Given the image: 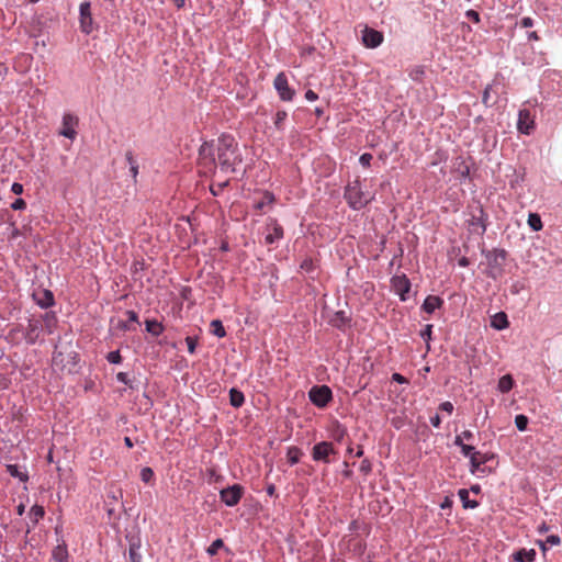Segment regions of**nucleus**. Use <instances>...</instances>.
Instances as JSON below:
<instances>
[{"mask_svg":"<svg viewBox=\"0 0 562 562\" xmlns=\"http://www.w3.org/2000/svg\"><path fill=\"white\" fill-rule=\"evenodd\" d=\"M124 443L127 448H133L134 443L130 437L124 438Z\"/></svg>","mask_w":562,"mask_h":562,"instance_id":"obj_63","label":"nucleus"},{"mask_svg":"<svg viewBox=\"0 0 562 562\" xmlns=\"http://www.w3.org/2000/svg\"><path fill=\"white\" fill-rule=\"evenodd\" d=\"M25 512V506L23 504H20L18 507H16V513L18 515L22 516Z\"/></svg>","mask_w":562,"mask_h":562,"instance_id":"obj_62","label":"nucleus"},{"mask_svg":"<svg viewBox=\"0 0 562 562\" xmlns=\"http://www.w3.org/2000/svg\"><path fill=\"white\" fill-rule=\"evenodd\" d=\"M211 333L218 338H223L226 336V330L220 319H213L211 322Z\"/></svg>","mask_w":562,"mask_h":562,"instance_id":"obj_28","label":"nucleus"},{"mask_svg":"<svg viewBox=\"0 0 562 562\" xmlns=\"http://www.w3.org/2000/svg\"><path fill=\"white\" fill-rule=\"evenodd\" d=\"M45 515L44 507L41 505H34L31 507L29 516L34 524L38 522Z\"/></svg>","mask_w":562,"mask_h":562,"instance_id":"obj_29","label":"nucleus"},{"mask_svg":"<svg viewBox=\"0 0 562 562\" xmlns=\"http://www.w3.org/2000/svg\"><path fill=\"white\" fill-rule=\"evenodd\" d=\"M126 316L128 322L131 323H138V316L134 311H126Z\"/></svg>","mask_w":562,"mask_h":562,"instance_id":"obj_50","label":"nucleus"},{"mask_svg":"<svg viewBox=\"0 0 562 562\" xmlns=\"http://www.w3.org/2000/svg\"><path fill=\"white\" fill-rule=\"evenodd\" d=\"M454 445H456V446H458V447H460V448H461V446H462V445H465V443L463 442V438L461 437V435H458V436L456 437V439H454Z\"/></svg>","mask_w":562,"mask_h":562,"instance_id":"obj_60","label":"nucleus"},{"mask_svg":"<svg viewBox=\"0 0 562 562\" xmlns=\"http://www.w3.org/2000/svg\"><path fill=\"white\" fill-rule=\"evenodd\" d=\"M528 225L532 231L538 232L542 228V222L537 213H530L528 216Z\"/></svg>","mask_w":562,"mask_h":562,"instance_id":"obj_31","label":"nucleus"},{"mask_svg":"<svg viewBox=\"0 0 562 562\" xmlns=\"http://www.w3.org/2000/svg\"><path fill=\"white\" fill-rule=\"evenodd\" d=\"M535 127V119L529 110L522 109L518 113L517 128L520 133L529 135Z\"/></svg>","mask_w":562,"mask_h":562,"instance_id":"obj_12","label":"nucleus"},{"mask_svg":"<svg viewBox=\"0 0 562 562\" xmlns=\"http://www.w3.org/2000/svg\"><path fill=\"white\" fill-rule=\"evenodd\" d=\"M465 15H467V18L472 20L474 23H479L480 22V14L475 10H472V9L468 10L465 12Z\"/></svg>","mask_w":562,"mask_h":562,"instance_id":"obj_44","label":"nucleus"},{"mask_svg":"<svg viewBox=\"0 0 562 562\" xmlns=\"http://www.w3.org/2000/svg\"><path fill=\"white\" fill-rule=\"evenodd\" d=\"M223 547H224V542H223V540H222V539H216V540H214V541L211 543V546L207 548L206 552H207L211 557H213V555H215V554L217 553V551H218L220 549H222Z\"/></svg>","mask_w":562,"mask_h":562,"instance_id":"obj_32","label":"nucleus"},{"mask_svg":"<svg viewBox=\"0 0 562 562\" xmlns=\"http://www.w3.org/2000/svg\"><path fill=\"white\" fill-rule=\"evenodd\" d=\"M360 470H361L362 472H364V473L370 472V470H371V464H370V462H369V461H367V460L362 461L361 467H360Z\"/></svg>","mask_w":562,"mask_h":562,"instance_id":"obj_55","label":"nucleus"},{"mask_svg":"<svg viewBox=\"0 0 562 562\" xmlns=\"http://www.w3.org/2000/svg\"><path fill=\"white\" fill-rule=\"evenodd\" d=\"M507 252L504 249H495L491 255V263L497 267L503 266Z\"/></svg>","mask_w":562,"mask_h":562,"instance_id":"obj_26","label":"nucleus"},{"mask_svg":"<svg viewBox=\"0 0 562 562\" xmlns=\"http://www.w3.org/2000/svg\"><path fill=\"white\" fill-rule=\"evenodd\" d=\"M459 497L462 502V505L464 508H475L479 506V503L476 501H471L469 498V491L465 488L459 490Z\"/></svg>","mask_w":562,"mask_h":562,"instance_id":"obj_25","label":"nucleus"},{"mask_svg":"<svg viewBox=\"0 0 562 562\" xmlns=\"http://www.w3.org/2000/svg\"><path fill=\"white\" fill-rule=\"evenodd\" d=\"M266 228L268 232L265 237L266 244L272 245L283 238V228L276 218H269Z\"/></svg>","mask_w":562,"mask_h":562,"instance_id":"obj_11","label":"nucleus"},{"mask_svg":"<svg viewBox=\"0 0 562 562\" xmlns=\"http://www.w3.org/2000/svg\"><path fill=\"white\" fill-rule=\"evenodd\" d=\"M7 472L11 476L19 479L21 482H26L29 480V475L25 472L21 471L18 464H8Z\"/></svg>","mask_w":562,"mask_h":562,"instance_id":"obj_21","label":"nucleus"},{"mask_svg":"<svg viewBox=\"0 0 562 562\" xmlns=\"http://www.w3.org/2000/svg\"><path fill=\"white\" fill-rule=\"evenodd\" d=\"M509 325L507 315L504 312L495 314L492 318L491 326L497 330L507 328Z\"/></svg>","mask_w":562,"mask_h":562,"instance_id":"obj_18","label":"nucleus"},{"mask_svg":"<svg viewBox=\"0 0 562 562\" xmlns=\"http://www.w3.org/2000/svg\"><path fill=\"white\" fill-rule=\"evenodd\" d=\"M383 33L372 27L366 26L362 30L361 41L367 48H376L383 43Z\"/></svg>","mask_w":562,"mask_h":562,"instance_id":"obj_7","label":"nucleus"},{"mask_svg":"<svg viewBox=\"0 0 562 562\" xmlns=\"http://www.w3.org/2000/svg\"><path fill=\"white\" fill-rule=\"evenodd\" d=\"M310 401L317 407H326L333 400V393L327 385H315L308 392Z\"/></svg>","mask_w":562,"mask_h":562,"instance_id":"obj_3","label":"nucleus"},{"mask_svg":"<svg viewBox=\"0 0 562 562\" xmlns=\"http://www.w3.org/2000/svg\"><path fill=\"white\" fill-rule=\"evenodd\" d=\"M116 379H117V381H120V382H122V383H124V384H126V385L132 386V385H131V380L128 379V374H127V373H125V372H119V373L116 374Z\"/></svg>","mask_w":562,"mask_h":562,"instance_id":"obj_46","label":"nucleus"},{"mask_svg":"<svg viewBox=\"0 0 562 562\" xmlns=\"http://www.w3.org/2000/svg\"><path fill=\"white\" fill-rule=\"evenodd\" d=\"M240 162L238 145L228 134L221 135L217 140L204 142L199 149L198 165L204 175L215 173L217 167L223 172H234Z\"/></svg>","mask_w":562,"mask_h":562,"instance_id":"obj_1","label":"nucleus"},{"mask_svg":"<svg viewBox=\"0 0 562 562\" xmlns=\"http://www.w3.org/2000/svg\"><path fill=\"white\" fill-rule=\"evenodd\" d=\"M154 471L149 467H145L140 471V479L145 483H149L154 479Z\"/></svg>","mask_w":562,"mask_h":562,"instance_id":"obj_34","label":"nucleus"},{"mask_svg":"<svg viewBox=\"0 0 562 562\" xmlns=\"http://www.w3.org/2000/svg\"><path fill=\"white\" fill-rule=\"evenodd\" d=\"M33 299L42 308H47L54 305V295L49 290H38L33 293Z\"/></svg>","mask_w":562,"mask_h":562,"instance_id":"obj_13","label":"nucleus"},{"mask_svg":"<svg viewBox=\"0 0 562 562\" xmlns=\"http://www.w3.org/2000/svg\"><path fill=\"white\" fill-rule=\"evenodd\" d=\"M186 344L188 347V351L193 355L195 352L198 346V339L195 337L188 336L186 338Z\"/></svg>","mask_w":562,"mask_h":562,"instance_id":"obj_38","label":"nucleus"},{"mask_svg":"<svg viewBox=\"0 0 562 562\" xmlns=\"http://www.w3.org/2000/svg\"><path fill=\"white\" fill-rule=\"evenodd\" d=\"M430 424L435 427V428H439L440 427V424H441V418L438 414H436L435 416H432L430 418Z\"/></svg>","mask_w":562,"mask_h":562,"instance_id":"obj_52","label":"nucleus"},{"mask_svg":"<svg viewBox=\"0 0 562 562\" xmlns=\"http://www.w3.org/2000/svg\"><path fill=\"white\" fill-rule=\"evenodd\" d=\"M392 380L401 384L408 383V380L400 373H393Z\"/></svg>","mask_w":562,"mask_h":562,"instance_id":"obj_49","label":"nucleus"},{"mask_svg":"<svg viewBox=\"0 0 562 562\" xmlns=\"http://www.w3.org/2000/svg\"><path fill=\"white\" fill-rule=\"evenodd\" d=\"M128 554L131 562H142V555L138 553V547L131 546Z\"/></svg>","mask_w":562,"mask_h":562,"instance_id":"obj_36","label":"nucleus"},{"mask_svg":"<svg viewBox=\"0 0 562 562\" xmlns=\"http://www.w3.org/2000/svg\"><path fill=\"white\" fill-rule=\"evenodd\" d=\"M515 424L518 430L524 431L527 429L528 417L520 414L515 417Z\"/></svg>","mask_w":562,"mask_h":562,"instance_id":"obj_33","label":"nucleus"},{"mask_svg":"<svg viewBox=\"0 0 562 562\" xmlns=\"http://www.w3.org/2000/svg\"><path fill=\"white\" fill-rule=\"evenodd\" d=\"M244 494V488L239 484H234L220 492L221 501L229 507L237 505Z\"/></svg>","mask_w":562,"mask_h":562,"instance_id":"obj_5","label":"nucleus"},{"mask_svg":"<svg viewBox=\"0 0 562 562\" xmlns=\"http://www.w3.org/2000/svg\"><path fill=\"white\" fill-rule=\"evenodd\" d=\"M11 209L14 211L24 210L26 209V202L23 199L19 198L11 204Z\"/></svg>","mask_w":562,"mask_h":562,"instance_id":"obj_41","label":"nucleus"},{"mask_svg":"<svg viewBox=\"0 0 562 562\" xmlns=\"http://www.w3.org/2000/svg\"><path fill=\"white\" fill-rule=\"evenodd\" d=\"M305 99H306L307 101H311V102H312V101L317 100V99H318V95H317L313 90H307V91L305 92Z\"/></svg>","mask_w":562,"mask_h":562,"instance_id":"obj_51","label":"nucleus"},{"mask_svg":"<svg viewBox=\"0 0 562 562\" xmlns=\"http://www.w3.org/2000/svg\"><path fill=\"white\" fill-rule=\"evenodd\" d=\"M451 506H452V499L450 497H446L445 501L440 505V507L442 509L450 508Z\"/></svg>","mask_w":562,"mask_h":562,"instance_id":"obj_56","label":"nucleus"},{"mask_svg":"<svg viewBox=\"0 0 562 562\" xmlns=\"http://www.w3.org/2000/svg\"><path fill=\"white\" fill-rule=\"evenodd\" d=\"M301 456H302V451L300 448H297L295 446L288 448L286 458H288V461L290 462V464H292V465L296 464L300 461Z\"/></svg>","mask_w":562,"mask_h":562,"instance_id":"obj_27","label":"nucleus"},{"mask_svg":"<svg viewBox=\"0 0 562 562\" xmlns=\"http://www.w3.org/2000/svg\"><path fill=\"white\" fill-rule=\"evenodd\" d=\"M490 87H486L483 93V102L486 104L488 100Z\"/></svg>","mask_w":562,"mask_h":562,"instance_id":"obj_64","label":"nucleus"},{"mask_svg":"<svg viewBox=\"0 0 562 562\" xmlns=\"http://www.w3.org/2000/svg\"><path fill=\"white\" fill-rule=\"evenodd\" d=\"M520 25L525 29L531 27L533 25V20L529 16H525L521 19Z\"/></svg>","mask_w":562,"mask_h":562,"instance_id":"obj_48","label":"nucleus"},{"mask_svg":"<svg viewBox=\"0 0 562 562\" xmlns=\"http://www.w3.org/2000/svg\"><path fill=\"white\" fill-rule=\"evenodd\" d=\"M535 558L536 551L533 549H520L513 554L516 562H532Z\"/></svg>","mask_w":562,"mask_h":562,"instance_id":"obj_17","label":"nucleus"},{"mask_svg":"<svg viewBox=\"0 0 562 562\" xmlns=\"http://www.w3.org/2000/svg\"><path fill=\"white\" fill-rule=\"evenodd\" d=\"M117 327L120 329H122V330H128L130 329V326H128L127 322H123V321H119Z\"/></svg>","mask_w":562,"mask_h":562,"instance_id":"obj_58","label":"nucleus"},{"mask_svg":"<svg viewBox=\"0 0 562 562\" xmlns=\"http://www.w3.org/2000/svg\"><path fill=\"white\" fill-rule=\"evenodd\" d=\"M301 268L306 270V271H311L313 269V262L311 259H305L302 263H301Z\"/></svg>","mask_w":562,"mask_h":562,"instance_id":"obj_53","label":"nucleus"},{"mask_svg":"<svg viewBox=\"0 0 562 562\" xmlns=\"http://www.w3.org/2000/svg\"><path fill=\"white\" fill-rule=\"evenodd\" d=\"M11 191L16 194V195H20L23 193V186L19 182H14L12 186H11Z\"/></svg>","mask_w":562,"mask_h":562,"instance_id":"obj_47","label":"nucleus"},{"mask_svg":"<svg viewBox=\"0 0 562 562\" xmlns=\"http://www.w3.org/2000/svg\"><path fill=\"white\" fill-rule=\"evenodd\" d=\"M345 435H346V429L341 428V429H338L335 438H336V440L340 441Z\"/></svg>","mask_w":562,"mask_h":562,"instance_id":"obj_59","label":"nucleus"},{"mask_svg":"<svg viewBox=\"0 0 562 562\" xmlns=\"http://www.w3.org/2000/svg\"><path fill=\"white\" fill-rule=\"evenodd\" d=\"M547 542H549L550 544L552 546H557L560 543V538L559 536H555V535H551L547 538Z\"/></svg>","mask_w":562,"mask_h":562,"instance_id":"obj_54","label":"nucleus"},{"mask_svg":"<svg viewBox=\"0 0 562 562\" xmlns=\"http://www.w3.org/2000/svg\"><path fill=\"white\" fill-rule=\"evenodd\" d=\"M229 403L233 407H240L245 403V396L243 392L238 391L237 389H231L229 390Z\"/></svg>","mask_w":562,"mask_h":562,"instance_id":"obj_19","label":"nucleus"},{"mask_svg":"<svg viewBox=\"0 0 562 562\" xmlns=\"http://www.w3.org/2000/svg\"><path fill=\"white\" fill-rule=\"evenodd\" d=\"M461 437L463 438V440H472L473 439V432L471 430H464L462 431L461 434Z\"/></svg>","mask_w":562,"mask_h":562,"instance_id":"obj_57","label":"nucleus"},{"mask_svg":"<svg viewBox=\"0 0 562 562\" xmlns=\"http://www.w3.org/2000/svg\"><path fill=\"white\" fill-rule=\"evenodd\" d=\"M348 205L353 210H361L373 200V195L364 192L358 179L349 182L344 194Z\"/></svg>","mask_w":562,"mask_h":562,"instance_id":"obj_2","label":"nucleus"},{"mask_svg":"<svg viewBox=\"0 0 562 562\" xmlns=\"http://www.w3.org/2000/svg\"><path fill=\"white\" fill-rule=\"evenodd\" d=\"M432 325H426L425 329L422 330L420 336L425 340H429L431 338Z\"/></svg>","mask_w":562,"mask_h":562,"instance_id":"obj_45","label":"nucleus"},{"mask_svg":"<svg viewBox=\"0 0 562 562\" xmlns=\"http://www.w3.org/2000/svg\"><path fill=\"white\" fill-rule=\"evenodd\" d=\"M276 201L273 193L265 191L260 200L254 203V207L258 211H265L266 206H271Z\"/></svg>","mask_w":562,"mask_h":562,"instance_id":"obj_16","label":"nucleus"},{"mask_svg":"<svg viewBox=\"0 0 562 562\" xmlns=\"http://www.w3.org/2000/svg\"><path fill=\"white\" fill-rule=\"evenodd\" d=\"M80 29L83 33L90 34L93 30V20L91 15L90 2H82L79 8Z\"/></svg>","mask_w":562,"mask_h":562,"instance_id":"obj_10","label":"nucleus"},{"mask_svg":"<svg viewBox=\"0 0 562 562\" xmlns=\"http://www.w3.org/2000/svg\"><path fill=\"white\" fill-rule=\"evenodd\" d=\"M78 125V117L71 113H65L63 116V128L59 134L69 139H75L77 136L76 127Z\"/></svg>","mask_w":562,"mask_h":562,"instance_id":"obj_9","label":"nucleus"},{"mask_svg":"<svg viewBox=\"0 0 562 562\" xmlns=\"http://www.w3.org/2000/svg\"><path fill=\"white\" fill-rule=\"evenodd\" d=\"M443 304L442 299L436 295H428L423 305L422 308L427 314H432L437 308H439Z\"/></svg>","mask_w":562,"mask_h":562,"instance_id":"obj_15","label":"nucleus"},{"mask_svg":"<svg viewBox=\"0 0 562 562\" xmlns=\"http://www.w3.org/2000/svg\"><path fill=\"white\" fill-rule=\"evenodd\" d=\"M459 266L460 267H467L469 266V259L467 257H462L459 259Z\"/></svg>","mask_w":562,"mask_h":562,"instance_id":"obj_61","label":"nucleus"},{"mask_svg":"<svg viewBox=\"0 0 562 562\" xmlns=\"http://www.w3.org/2000/svg\"><path fill=\"white\" fill-rule=\"evenodd\" d=\"M513 386H514V380H513L512 375H509V374L503 375L498 380V390L502 393L509 392L513 389Z\"/></svg>","mask_w":562,"mask_h":562,"instance_id":"obj_24","label":"nucleus"},{"mask_svg":"<svg viewBox=\"0 0 562 562\" xmlns=\"http://www.w3.org/2000/svg\"><path fill=\"white\" fill-rule=\"evenodd\" d=\"M461 452L464 457L469 458L474 456V452H476L475 448L470 445H462L461 446Z\"/></svg>","mask_w":562,"mask_h":562,"instance_id":"obj_40","label":"nucleus"},{"mask_svg":"<svg viewBox=\"0 0 562 562\" xmlns=\"http://www.w3.org/2000/svg\"><path fill=\"white\" fill-rule=\"evenodd\" d=\"M479 211H480V217H473L472 225H477L479 227H481L482 232H485L486 226H485V223L483 221V216L485 214H484V211H483L482 207H480Z\"/></svg>","mask_w":562,"mask_h":562,"instance_id":"obj_39","label":"nucleus"},{"mask_svg":"<svg viewBox=\"0 0 562 562\" xmlns=\"http://www.w3.org/2000/svg\"><path fill=\"white\" fill-rule=\"evenodd\" d=\"M471 463V472L474 473L481 464L487 461L486 457L481 458V453L479 451L474 452V456L469 457Z\"/></svg>","mask_w":562,"mask_h":562,"instance_id":"obj_30","label":"nucleus"},{"mask_svg":"<svg viewBox=\"0 0 562 562\" xmlns=\"http://www.w3.org/2000/svg\"><path fill=\"white\" fill-rule=\"evenodd\" d=\"M439 409L442 412H446L448 414H452L453 412V404L449 401L443 402L439 405Z\"/></svg>","mask_w":562,"mask_h":562,"instance_id":"obj_43","label":"nucleus"},{"mask_svg":"<svg viewBox=\"0 0 562 562\" xmlns=\"http://www.w3.org/2000/svg\"><path fill=\"white\" fill-rule=\"evenodd\" d=\"M125 159L130 166V172H131L134 181H136V178L138 175V164H137L136 159L134 158V155L131 150L126 151Z\"/></svg>","mask_w":562,"mask_h":562,"instance_id":"obj_23","label":"nucleus"},{"mask_svg":"<svg viewBox=\"0 0 562 562\" xmlns=\"http://www.w3.org/2000/svg\"><path fill=\"white\" fill-rule=\"evenodd\" d=\"M336 450L334 445L329 441H321L313 447L312 458L314 461H322L324 463H329V457L335 454Z\"/></svg>","mask_w":562,"mask_h":562,"instance_id":"obj_6","label":"nucleus"},{"mask_svg":"<svg viewBox=\"0 0 562 562\" xmlns=\"http://www.w3.org/2000/svg\"><path fill=\"white\" fill-rule=\"evenodd\" d=\"M106 359L110 363L117 364L122 361V357L119 350H114L108 353Z\"/></svg>","mask_w":562,"mask_h":562,"instance_id":"obj_37","label":"nucleus"},{"mask_svg":"<svg viewBox=\"0 0 562 562\" xmlns=\"http://www.w3.org/2000/svg\"><path fill=\"white\" fill-rule=\"evenodd\" d=\"M372 160V155L364 153L360 156L359 161L363 167H369Z\"/></svg>","mask_w":562,"mask_h":562,"instance_id":"obj_42","label":"nucleus"},{"mask_svg":"<svg viewBox=\"0 0 562 562\" xmlns=\"http://www.w3.org/2000/svg\"><path fill=\"white\" fill-rule=\"evenodd\" d=\"M274 89L282 101H292L295 91L289 86L288 78L284 72H279L273 81Z\"/></svg>","mask_w":562,"mask_h":562,"instance_id":"obj_4","label":"nucleus"},{"mask_svg":"<svg viewBox=\"0 0 562 562\" xmlns=\"http://www.w3.org/2000/svg\"><path fill=\"white\" fill-rule=\"evenodd\" d=\"M145 324L146 330L156 337L160 336L164 331V326L155 319H147Z\"/></svg>","mask_w":562,"mask_h":562,"instance_id":"obj_22","label":"nucleus"},{"mask_svg":"<svg viewBox=\"0 0 562 562\" xmlns=\"http://www.w3.org/2000/svg\"><path fill=\"white\" fill-rule=\"evenodd\" d=\"M42 329V324L38 321H29L26 333H25V339L27 344L33 345L37 340L40 333Z\"/></svg>","mask_w":562,"mask_h":562,"instance_id":"obj_14","label":"nucleus"},{"mask_svg":"<svg viewBox=\"0 0 562 562\" xmlns=\"http://www.w3.org/2000/svg\"><path fill=\"white\" fill-rule=\"evenodd\" d=\"M286 116H288V113L284 110L277 112L276 117H274V125L278 130H280L282 127V123L285 121Z\"/></svg>","mask_w":562,"mask_h":562,"instance_id":"obj_35","label":"nucleus"},{"mask_svg":"<svg viewBox=\"0 0 562 562\" xmlns=\"http://www.w3.org/2000/svg\"><path fill=\"white\" fill-rule=\"evenodd\" d=\"M391 285L393 291L400 296L401 301L407 300V294L411 291V282L405 274L394 276L391 279Z\"/></svg>","mask_w":562,"mask_h":562,"instance_id":"obj_8","label":"nucleus"},{"mask_svg":"<svg viewBox=\"0 0 562 562\" xmlns=\"http://www.w3.org/2000/svg\"><path fill=\"white\" fill-rule=\"evenodd\" d=\"M53 558L56 562H68V551L65 543L58 544L53 550Z\"/></svg>","mask_w":562,"mask_h":562,"instance_id":"obj_20","label":"nucleus"}]
</instances>
